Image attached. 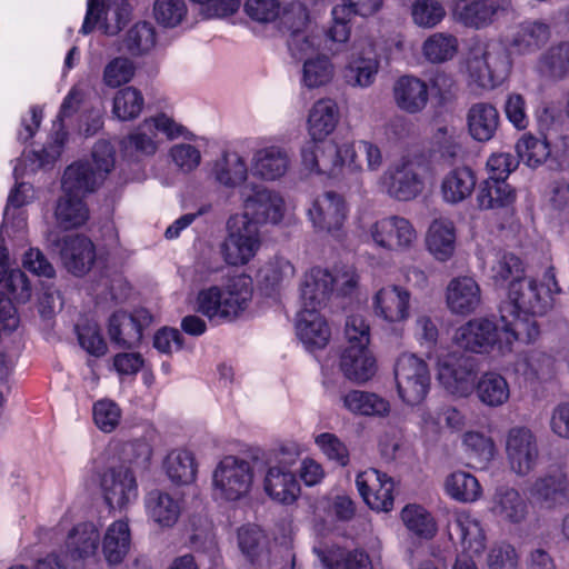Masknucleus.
Segmentation results:
<instances>
[{"label": "nucleus", "mask_w": 569, "mask_h": 569, "mask_svg": "<svg viewBox=\"0 0 569 569\" xmlns=\"http://www.w3.org/2000/svg\"><path fill=\"white\" fill-rule=\"evenodd\" d=\"M300 156L305 170L339 181L350 180L363 171L361 156L370 172H378L385 162L381 148L366 139L343 142L329 140L320 149L309 144L300 151Z\"/></svg>", "instance_id": "obj_1"}, {"label": "nucleus", "mask_w": 569, "mask_h": 569, "mask_svg": "<svg viewBox=\"0 0 569 569\" xmlns=\"http://www.w3.org/2000/svg\"><path fill=\"white\" fill-rule=\"evenodd\" d=\"M284 26L290 32L288 47L292 56L301 60L300 86L306 90H318L328 87L336 77V64L332 59L320 52L321 31L318 27L308 26V17L301 14L298 24L291 21V13L283 18Z\"/></svg>", "instance_id": "obj_2"}, {"label": "nucleus", "mask_w": 569, "mask_h": 569, "mask_svg": "<svg viewBox=\"0 0 569 569\" xmlns=\"http://www.w3.org/2000/svg\"><path fill=\"white\" fill-rule=\"evenodd\" d=\"M560 292L553 267L545 270L540 280L525 277L509 286L507 301L500 308V320L513 323L532 325L539 336V327L535 320L546 315L553 306V296Z\"/></svg>", "instance_id": "obj_3"}, {"label": "nucleus", "mask_w": 569, "mask_h": 569, "mask_svg": "<svg viewBox=\"0 0 569 569\" xmlns=\"http://www.w3.org/2000/svg\"><path fill=\"white\" fill-rule=\"evenodd\" d=\"M498 326L488 318H475L458 327L453 333V343L469 352L485 355L497 350L500 355L512 351L516 341L526 343L537 339V330L526 322L501 321Z\"/></svg>", "instance_id": "obj_4"}, {"label": "nucleus", "mask_w": 569, "mask_h": 569, "mask_svg": "<svg viewBox=\"0 0 569 569\" xmlns=\"http://www.w3.org/2000/svg\"><path fill=\"white\" fill-rule=\"evenodd\" d=\"M253 297L252 279L236 274L221 284L200 289L193 309L214 325L233 322L250 307Z\"/></svg>", "instance_id": "obj_5"}, {"label": "nucleus", "mask_w": 569, "mask_h": 569, "mask_svg": "<svg viewBox=\"0 0 569 569\" xmlns=\"http://www.w3.org/2000/svg\"><path fill=\"white\" fill-rule=\"evenodd\" d=\"M510 69L507 48L496 41L473 49L467 59L469 80L481 89H493L502 83Z\"/></svg>", "instance_id": "obj_6"}, {"label": "nucleus", "mask_w": 569, "mask_h": 569, "mask_svg": "<svg viewBox=\"0 0 569 569\" xmlns=\"http://www.w3.org/2000/svg\"><path fill=\"white\" fill-rule=\"evenodd\" d=\"M254 486V471L248 460L227 456L212 472L213 497L222 501H239L247 498Z\"/></svg>", "instance_id": "obj_7"}, {"label": "nucleus", "mask_w": 569, "mask_h": 569, "mask_svg": "<svg viewBox=\"0 0 569 569\" xmlns=\"http://www.w3.org/2000/svg\"><path fill=\"white\" fill-rule=\"evenodd\" d=\"M261 247V234L257 223L246 214H233L227 221V236L220 251L226 263L244 266Z\"/></svg>", "instance_id": "obj_8"}, {"label": "nucleus", "mask_w": 569, "mask_h": 569, "mask_svg": "<svg viewBox=\"0 0 569 569\" xmlns=\"http://www.w3.org/2000/svg\"><path fill=\"white\" fill-rule=\"evenodd\" d=\"M379 186L390 198L410 201L425 189L423 164L413 156H402L380 176Z\"/></svg>", "instance_id": "obj_9"}, {"label": "nucleus", "mask_w": 569, "mask_h": 569, "mask_svg": "<svg viewBox=\"0 0 569 569\" xmlns=\"http://www.w3.org/2000/svg\"><path fill=\"white\" fill-rule=\"evenodd\" d=\"M168 140L183 138L193 140L194 136L184 126L167 113L160 112L146 118L124 139V147L144 156H152L159 149L158 136Z\"/></svg>", "instance_id": "obj_10"}, {"label": "nucleus", "mask_w": 569, "mask_h": 569, "mask_svg": "<svg viewBox=\"0 0 569 569\" xmlns=\"http://www.w3.org/2000/svg\"><path fill=\"white\" fill-rule=\"evenodd\" d=\"M367 241L378 249L407 253L416 249L419 240L413 223L402 216H387L372 222L367 230Z\"/></svg>", "instance_id": "obj_11"}, {"label": "nucleus", "mask_w": 569, "mask_h": 569, "mask_svg": "<svg viewBox=\"0 0 569 569\" xmlns=\"http://www.w3.org/2000/svg\"><path fill=\"white\" fill-rule=\"evenodd\" d=\"M437 380L440 386L456 398H468L475 390L479 368L477 360L459 353L448 352L438 357Z\"/></svg>", "instance_id": "obj_12"}, {"label": "nucleus", "mask_w": 569, "mask_h": 569, "mask_svg": "<svg viewBox=\"0 0 569 569\" xmlns=\"http://www.w3.org/2000/svg\"><path fill=\"white\" fill-rule=\"evenodd\" d=\"M116 151L109 141L100 140L92 148L91 161L77 162L64 171V187L98 188L113 170Z\"/></svg>", "instance_id": "obj_13"}, {"label": "nucleus", "mask_w": 569, "mask_h": 569, "mask_svg": "<svg viewBox=\"0 0 569 569\" xmlns=\"http://www.w3.org/2000/svg\"><path fill=\"white\" fill-rule=\"evenodd\" d=\"M505 455L509 470L518 477H527L540 463L541 452L537 436L523 426L510 428L505 438Z\"/></svg>", "instance_id": "obj_14"}, {"label": "nucleus", "mask_w": 569, "mask_h": 569, "mask_svg": "<svg viewBox=\"0 0 569 569\" xmlns=\"http://www.w3.org/2000/svg\"><path fill=\"white\" fill-rule=\"evenodd\" d=\"M397 391L408 406L421 403L430 389L428 365L413 353L401 355L395 366Z\"/></svg>", "instance_id": "obj_15"}, {"label": "nucleus", "mask_w": 569, "mask_h": 569, "mask_svg": "<svg viewBox=\"0 0 569 569\" xmlns=\"http://www.w3.org/2000/svg\"><path fill=\"white\" fill-rule=\"evenodd\" d=\"M530 499L542 509L569 507V469L566 465L551 466L528 486Z\"/></svg>", "instance_id": "obj_16"}, {"label": "nucleus", "mask_w": 569, "mask_h": 569, "mask_svg": "<svg viewBox=\"0 0 569 569\" xmlns=\"http://www.w3.org/2000/svg\"><path fill=\"white\" fill-rule=\"evenodd\" d=\"M307 214L316 232L326 233L337 240L345 237L348 207L340 194L333 191L319 194L311 202Z\"/></svg>", "instance_id": "obj_17"}, {"label": "nucleus", "mask_w": 569, "mask_h": 569, "mask_svg": "<svg viewBox=\"0 0 569 569\" xmlns=\"http://www.w3.org/2000/svg\"><path fill=\"white\" fill-rule=\"evenodd\" d=\"M292 164L290 149L272 139H261L250 158L252 176L263 181H277L284 177Z\"/></svg>", "instance_id": "obj_18"}, {"label": "nucleus", "mask_w": 569, "mask_h": 569, "mask_svg": "<svg viewBox=\"0 0 569 569\" xmlns=\"http://www.w3.org/2000/svg\"><path fill=\"white\" fill-rule=\"evenodd\" d=\"M380 70V59L373 43L356 40L342 69L345 82L357 89L370 88Z\"/></svg>", "instance_id": "obj_19"}, {"label": "nucleus", "mask_w": 569, "mask_h": 569, "mask_svg": "<svg viewBox=\"0 0 569 569\" xmlns=\"http://www.w3.org/2000/svg\"><path fill=\"white\" fill-rule=\"evenodd\" d=\"M87 14L81 32L90 33L96 26H100L103 32L110 36L117 34L129 21L131 8L126 0H88Z\"/></svg>", "instance_id": "obj_20"}, {"label": "nucleus", "mask_w": 569, "mask_h": 569, "mask_svg": "<svg viewBox=\"0 0 569 569\" xmlns=\"http://www.w3.org/2000/svg\"><path fill=\"white\" fill-rule=\"evenodd\" d=\"M511 8L512 0H458L452 14L465 27L479 30L492 24L499 13Z\"/></svg>", "instance_id": "obj_21"}, {"label": "nucleus", "mask_w": 569, "mask_h": 569, "mask_svg": "<svg viewBox=\"0 0 569 569\" xmlns=\"http://www.w3.org/2000/svg\"><path fill=\"white\" fill-rule=\"evenodd\" d=\"M357 489L363 501L376 511L388 512L393 507L395 481L377 469H367L356 477Z\"/></svg>", "instance_id": "obj_22"}, {"label": "nucleus", "mask_w": 569, "mask_h": 569, "mask_svg": "<svg viewBox=\"0 0 569 569\" xmlns=\"http://www.w3.org/2000/svg\"><path fill=\"white\" fill-rule=\"evenodd\" d=\"M101 490L106 502L112 509H126L138 498L136 476L126 466L106 470L101 478Z\"/></svg>", "instance_id": "obj_23"}, {"label": "nucleus", "mask_w": 569, "mask_h": 569, "mask_svg": "<svg viewBox=\"0 0 569 569\" xmlns=\"http://www.w3.org/2000/svg\"><path fill=\"white\" fill-rule=\"evenodd\" d=\"M340 120V110L336 100L332 98H320L316 100L308 110L306 129L310 141L301 150L309 146L317 148L323 147L325 140L333 133Z\"/></svg>", "instance_id": "obj_24"}, {"label": "nucleus", "mask_w": 569, "mask_h": 569, "mask_svg": "<svg viewBox=\"0 0 569 569\" xmlns=\"http://www.w3.org/2000/svg\"><path fill=\"white\" fill-rule=\"evenodd\" d=\"M150 322L151 315L144 309L136 310L133 313L118 311L109 318L108 336L119 348H134L140 343L143 329Z\"/></svg>", "instance_id": "obj_25"}, {"label": "nucleus", "mask_w": 569, "mask_h": 569, "mask_svg": "<svg viewBox=\"0 0 569 569\" xmlns=\"http://www.w3.org/2000/svg\"><path fill=\"white\" fill-rule=\"evenodd\" d=\"M551 24L543 19H526L507 36V46L516 54H532L551 39Z\"/></svg>", "instance_id": "obj_26"}, {"label": "nucleus", "mask_w": 569, "mask_h": 569, "mask_svg": "<svg viewBox=\"0 0 569 569\" xmlns=\"http://www.w3.org/2000/svg\"><path fill=\"white\" fill-rule=\"evenodd\" d=\"M565 362H567L566 353L555 356L535 349L520 356L515 369L530 383H545L557 377Z\"/></svg>", "instance_id": "obj_27"}, {"label": "nucleus", "mask_w": 569, "mask_h": 569, "mask_svg": "<svg viewBox=\"0 0 569 569\" xmlns=\"http://www.w3.org/2000/svg\"><path fill=\"white\" fill-rule=\"evenodd\" d=\"M100 541V531L93 522L78 523L67 536L64 556L71 563L96 562Z\"/></svg>", "instance_id": "obj_28"}, {"label": "nucleus", "mask_w": 569, "mask_h": 569, "mask_svg": "<svg viewBox=\"0 0 569 569\" xmlns=\"http://www.w3.org/2000/svg\"><path fill=\"white\" fill-rule=\"evenodd\" d=\"M286 213L283 197L270 189H259L252 196L243 199V212L260 228L261 223L278 224Z\"/></svg>", "instance_id": "obj_29"}, {"label": "nucleus", "mask_w": 569, "mask_h": 569, "mask_svg": "<svg viewBox=\"0 0 569 569\" xmlns=\"http://www.w3.org/2000/svg\"><path fill=\"white\" fill-rule=\"evenodd\" d=\"M410 292L396 284L380 288L372 298L375 315L389 323H400L410 317Z\"/></svg>", "instance_id": "obj_30"}, {"label": "nucleus", "mask_w": 569, "mask_h": 569, "mask_svg": "<svg viewBox=\"0 0 569 569\" xmlns=\"http://www.w3.org/2000/svg\"><path fill=\"white\" fill-rule=\"evenodd\" d=\"M446 305L451 313L467 316L481 305V289L472 277H456L446 288Z\"/></svg>", "instance_id": "obj_31"}, {"label": "nucleus", "mask_w": 569, "mask_h": 569, "mask_svg": "<svg viewBox=\"0 0 569 569\" xmlns=\"http://www.w3.org/2000/svg\"><path fill=\"white\" fill-rule=\"evenodd\" d=\"M489 512L502 523L519 525L527 518L528 505L517 489L500 486L489 500Z\"/></svg>", "instance_id": "obj_32"}, {"label": "nucleus", "mask_w": 569, "mask_h": 569, "mask_svg": "<svg viewBox=\"0 0 569 569\" xmlns=\"http://www.w3.org/2000/svg\"><path fill=\"white\" fill-rule=\"evenodd\" d=\"M339 368L346 379L366 383L377 372V361L368 346H347L340 357Z\"/></svg>", "instance_id": "obj_33"}, {"label": "nucleus", "mask_w": 569, "mask_h": 569, "mask_svg": "<svg viewBox=\"0 0 569 569\" xmlns=\"http://www.w3.org/2000/svg\"><path fill=\"white\" fill-rule=\"evenodd\" d=\"M148 519L160 528L173 527L182 511V500L161 489H152L144 496Z\"/></svg>", "instance_id": "obj_34"}, {"label": "nucleus", "mask_w": 569, "mask_h": 569, "mask_svg": "<svg viewBox=\"0 0 569 569\" xmlns=\"http://www.w3.org/2000/svg\"><path fill=\"white\" fill-rule=\"evenodd\" d=\"M263 490L273 501L291 505L300 495V485L288 466L273 465L264 473Z\"/></svg>", "instance_id": "obj_35"}, {"label": "nucleus", "mask_w": 569, "mask_h": 569, "mask_svg": "<svg viewBox=\"0 0 569 569\" xmlns=\"http://www.w3.org/2000/svg\"><path fill=\"white\" fill-rule=\"evenodd\" d=\"M93 190L79 186L69 191L64 187V177L62 178V196L59 198L54 210L60 227L64 229L77 228L88 220L89 211L82 197Z\"/></svg>", "instance_id": "obj_36"}, {"label": "nucleus", "mask_w": 569, "mask_h": 569, "mask_svg": "<svg viewBox=\"0 0 569 569\" xmlns=\"http://www.w3.org/2000/svg\"><path fill=\"white\" fill-rule=\"evenodd\" d=\"M319 310L320 308L301 307L297 315V335L310 350L325 348L330 339L329 326Z\"/></svg>", "instance_id": "obj_37"}, {"label": "nucleus", "mask_w": 569, "mask_h": 569, "mask_svg": "<svg viewBox=\"0 0 569 569\" xmlns=\"http://www.w3.org/2000/svg\"><path fill=\"white\" fill-rule=\"evenodd\" d=\"M60 257L68 271L82 276L90 270L94 261V246L84 236H67L61 243Z\"/></svg>", "instance_id": "obj_38"}, {"label": "nucleus", "mask_w": 569, "mask_h": 569, "mask_svg": "<svg viewBox=\"0 0 569 569\" xmlns=\"http://www.w3.org/2000/svg\"><path fill=\"white\" fill-rule=\"evenodd\" d=\"M319 569H373L369 556L361 550H345L319 543L313 547Z\"/></svg>", "instance_id": "obj_39"}, {"label": "nucleus", "mask_w": 569, "mask_h": 569, "mask_svg": "<svg viewBox=\"0 0 569 569\" xmlns=\"http://www.w3.org/2000/svg\"><path fill=\"white\" fill-rule=\"evenodd\" d=\"M450 529L456 533L462 551L470 555H482L487 537L479 519L468 511H456Z\"/></svg>", "instance_id": "obj_40"}, {"label": "nucleus", "mask_w": 569, "mask_h": 569, "mask_svg": "<svg viewBox=\"0 0 569 569\" xmlns=\"http://www.w3.org/2000/svg\"><path fill=\"white\" fill-rule=\"evenodd\" d=\"M345 410L363 417H388L391 411L390 402L380 395L367 390L350 389L340 395Z\"/></svg>", "instance_id": "obj_41"}, {"label": "nucleus", "mask_w": 569, "mask_h": 569, "mask_svg": "<svg viewBox=\"0 0 569 569\" xmlns=\"http://www.w3.org/2000/svg\"><path fill=\"white\" fill-rule=\"evenodd\" d=\"M396 106L410 114L422 111L429 100L427 83L413 76L400 77L392 87Z\"/></svg>", "instance_id": "obj_42"}, {"label": "nucleus", "mask_w": 569, "mask_h": 569, "mask_svg": "<svg viewBox=\"0 0 569 569\" xmlns=\"http://www.w3.org/2000/svg\"><path fill=\"white\" fill-rule=\"evenodd\" d=\"M456 227L448 218L435 219L426 233V247L429 253L438 261L450 260L456 251Z\"/></svg>", "instance_id": "obj_43"}, {"label": "nucleus", "mask_w": 569, "mask_h": 569, "mask_svg": "<svg viewBox=\"0 0 569 569\" xmlns=\"http://www.w3.org/2000/svg\"><path fill=\"white\" fill-rule=\"evenodd\" d=\"M473 391L479 402L490 409L503 407L511 398V387L507 378L492 370L477 378Z\"/></svg>", "instance_id": "obj_44"}, {"label": "nucleus", "mask_w": 569, "mask_h": 569, "mask_svg": "<svg viewBox=\"0 0 569 569\" xmlns=\"http://www.w3.org/2000/svg\"><path fill=\"white\" fill-rule=\"evenodd\" d=\"M476 182V176L468 167L452 168L440 180V197L448 204L461 203L472 194Z\"/></svg>", "instance_id": "obj_45"}, {"label": "nucleus", "mask_w": 569, "mask_h": 569, "mask_svg": "<svg viewBox=\"0 0 569 569\" xmlns=\"http://www.w3.org/2000/svg\"><path fill=\"white\" fill-rule=\"evenodd\" d=\"M500 122L497 108L489 102L473 103L467 112V128L471 138L487 142L496 134Z\"/></svg>", "instance_id": "obj_46"}, {"label": "nucleus", "mask_w": 569, "mask_h": 569, "mask_svg": "<svg viewBox=\"0 0 569 569\" xmlns=\"http://www.w3.org/2000/svg\"><path fill=\"white\" fill-rule=\"evenodd\" d=\"M131 530L127 520H116L104 530L101 552L110 566L121 563L130 551Z\"/></svg>", "instance_id": "obj_47"}, {"label": "nucleus", "mask_w": 569, "mask_h": 569, "mask_svg": "<svg viewBox=\"0 0 569 569\" xmlns=\"http://www.w3.org/2000/svg\"><path fill=\"white\" fill-rule=\"evenodd\" d=\"M301 307L322 308L333 291L332 274L321 268L310 269L301 283Z\"/></svg>", "instance_id": "obj_48"}, {"label": "nucleus", "mask_w": 569, "mask_h": 569, "mask_svg": "<svg viewBox=\"0 0 569 569\" xmlns=\"http://www.w3.org/2000/svg\"><path fill=\"white\" fill-rule=\"evenodd\" d=\"M211 174L219 184L236 188L248 179L247 160L238 151H226L214 160Z\"/></svg>", "instance_id": "obj_49"}, {"label": "nucleus", "mask_w": 569, "mask_h": 569, "mask_svg": "<svg viewBox=\"0 0 569 569\" xmlns=\"http://www.w3.org/2000/svg\"><path fill=\"white\" fill-rule=\"evenodd\" d=\"M536 70L552 81L569 78V41H559L545 50L536 61Z\"/></svg>", "instance_id": "obj_50"}, {"label": "nucleus", "mask_w": 569, "mask_h": 569, "mask_svg": "<svg viewBox=\"0 0 569 569\" xmlns=\"http://www.w3.org/2000/svg\"><path fill=\"white\" fill-rule=\"evenodd\" d=\"M162 466L168 479L177 486H187L197 479L198 463L194 453L188 449L171 450L166 456Z\"/></svg>", "instance_id": "obj_51"}, {"label": "nucleus", "mask_w": 569, "mask_h": 569, "mask_svg": "<svg viewBox=\"0 0 569 569\" xmlns=\"http://www.w3.org/2000/svg\"><path fill=\"white\" fill-rule=\"evenodd\" d=\"M157 44V31L148 21H139L131 26L121 39V49L130 57L139 58L149 54Z\"/></svg>", "instance_id": "obj_52"}, {"label": "nucleus", "mask_w": 569, "mask_h": 569, "mask_svg": "<svg viewBox=\"0 0 569 569\" xmlns=\"http://www.w3.org/2000/svg\"><path fill=\"white\" fill-rule=\"evenodd\" d=\"M445 493L451 499L471 503L477 501L482 495V488L478 479L466 471H453L449 473L443 481Z\"/></svg>", "instance_id": "obj_53"}, {"label": "nucleus", "mask_w": 569, "mask_h": 569, "mask_svg": "<svg viewBox=\"0 0 569 569\" xmlns=\"http://www.w3.org/2000/svg\"><path fill=\"white\" fill-rule=\"evenodd\" d=\"M296 273L293 264L283 257L267 261L258 272V282L268 293L279 290L291 281Z\"/></svg>", "instance_id": "obj_54"}, {"label": "nucleus", "mask_w": 569, "mask_h": 569, "mask_svg": "<svg viewBox=\"0 0 569 569\" xmlns=\"http://www.w3.org/2000/svg\"><path fill=\"white\" fill-rule=\"evenodd\" d=\"M458 48L457 37L449 32H435L422 42L421 53L428 62L439 64L452 60Z\"/></svg>", "instance_id": "obj_55"}, {"label": "nucleus", "mask_w": 569, "mask_h": 569, "mask_svg": "<svg viewBox=\"0 0 569 569\" xmlns=\"http://www.w3.org/2000/svg\"><path fill=\"white\" fill-rule=\"evenodd\" d=\"M4 281L12 298L26 302L31 297V287L27 276L20 269H9L8 252L0 237V282Z\"/></svg>", "instance_id": "obj_56"}, {"label": "nucleus", "mask_w": 569, "mask_h": 569, "mask_svg": "<svg viewBox=\"0 0 569 569\" xmlns=\"http://www.w3.org/2000/svg\"><path fill=\"white\" fill-rule=\"evenodd\" d=\"M520 160L530 168H538L545 163L549 166L550 141L540 139L532 133H523L515 146Z\"/></svg>", "instance_id": "obj_57"}, {"label": "nucleus", "mask_w": 569, "mask_h": 569, "mask_svg": "<svg viewBox=\"0 0 569 569\" xmlns=\"http://www.w3.org/2000/svg\"><path fill=\"white\" fill-rule=\"evenodd\" d=\"M144 107L142 92L132 86L118 90L112 100V114L120 121L137 119Z\"/></svg>", "instance_id": "obj_58"}, {"label": "nucleus", "mask_w": 569, "mask_h": 569, "mask_svg": "<svg viewBox=\"0 0 569 569\" xmlns=\"http://www.w3.org/2000/svg\"><path fill=\"white\" fill-rule=\"evenodd\" d=\"M405 527L413 535L430 539L437 532V525L431 513L422 506L409 503L401 510Z\"/></svg>", "instance_id": "obj_59"}, {"label": "nucleus", "mask_w": 569, "mask_h": 569, "mask_svg": "<svg viewBox=\"0 0 569 569\" xmlns=\"http://www.w3.org/2000/svg\"><path fill=\"white\" fill-rule=\"evenodd\" d=\"M491 279L496 284L511 286L526 277V266L523 261L513 253H502L497 256L491 266Z\"/></svg>", "instance_id": "obj_60"}, {"label": "nucleus", "mask_w": 569, "mask_h": 569, "mask_svg": "<svg viewBox=\"0 0 569 569\" xmlns=\"http://www.w3.org/2000/svg\"><path fill=\"white\" fill-rule=\"evenodd\" d=\"M136 72L137 66L131 58L118 56L104 64L101 80L106 87L116 89L131 82Z\"/></svg>", "instance_id": "obj_61"}, {"label": "nucleus", "mask_w": 569, "mask_h": 569, "mask_svg": "<svg viewBox=\"0 0 569 569\" xmlns=\"http://www.w3.org/2000/svg\"><path fill=\"white\" fill-rule=\"evenodd\" d=\"M462 446L469 458L486 467L496 456L493 439L479 431H467L462 436Z\"/></svg>", "instance_id": "obj_62"}, {"label": "nucleus", "mask_w": 569, "mask_h": 569, "mask_svg": "<svg viewBox=\"0 0 569 569\" xmlns=\"http://www.w3.org/2000/svg\"><path fill=\"white\" fill-rule=\"evenodd\" d=\"M410 17L419 28L433 29L446 17V9L439 0H415L410 6Z\"/></svg>", "instance_id": "obj_63"}, {"label": "nucleus", "mask_w": 569, "mask_h": 569, "mask_svg": "<svg viewBox=\"0 0 569 569\" xmlns=\"http://www.w3.org/2000/svg\"><path fill=\"white\" fill-rule=\"evenodd\" d=\"M515 199V192L505 180L488 179L478 194L481 209H492L509 204Z\"/></svg>", "instance_id": "obj_64"}]
</instances>
